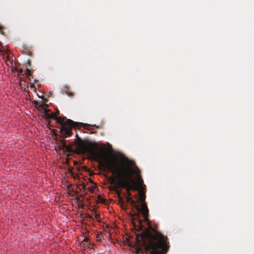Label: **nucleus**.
I'll return each mask as SVG.
<instances>
[{"instance_id":"1","label":"nucleus","mask_w":254,"mask_h":254,"mask_svg":"<svg viewBox=\"0 0 254 254\" xmlns=\"http://www.w3.org/2000/svg\"><path fill=\"white\" fill-rule=\"evenodd\" d=\"M149 210L145 202L132 218V228L138 233L136 240L142 242L144 252L147 254H166L170 246L166 236L153 228L148 217Z\"/></svg>"},{"instance_id":"2","label":"nucleus","mask_w":254,"mask_h":254,"mask_svg":"<svg viewBox=\"0 0 254 254\" xmlns=\"http://www.w3.org/2000/svg\"><path fill=\"white\" fill-rule=\"evenodd\" d=\"M105 169L112 172L113 175L108 178L109 183L115 184V187H122L127 191V200L132 201L130 190H138L144 185L140 175V170L134 163L127 158L119 160L116 156H112L105 163Z\"/></svg>"},{"instance_id":"3","label":"nucleus","mask_w":254,"mask_h":254,"mask_svg":"<svg viewBox=\"0 0 254 254\" xmlns=\"http://www.w3.org/2000/svg\"><path fill=\"white\" fill-rule=\"evenodd\" d=\"M77 137L75 139L76 147L74 150L70 146L66 145L65 151L70 153L75 152L78 154L87 155L89 159L98 161L100 165L105 168V163L110 159L107 158L106 154L103 151L96 152L95 150V146L92 143H86L76 134Z\"/></svg>"},{"instance_id":"4","label":"nucleus","mask_w":254,"mask_h":254,"mask_svg":"<svg viewBox=\"0 0 254 254\" xmlns=\"http://www.w3.org/2000/svg\"><path fill=\"white\" fill-rule=\"evenodd\" d=\"M56 121L61 125L60 133L62 134V137L64 138H67L71 136L72 129L73 127L78 128L83 127L86 129L89 130L91 129V126L89 125L74 122L70 119H67L66 118L58 117Z\"/></svg>"},{"instance_id":"5","label":"nucleus","mask_w":254,"mask_h":254,"mask_svg":"<svg viewBox=\"0 0 254 254\" xmlns=\"http://www.w3.org/2000/svg\"><path fill=\"white\" fill-rule=\"evenodd\" d=\"M144 187H145V185L144 184V185H142V187L141 188H139V189H138V190H136L139 191V200L140 201H141L142 203L144 202V201L145 199V193L144 192H143V191H142V190L144 188Z\"/></svg>"},{"instance_id":"6","label":"nucleus","mask_w":254,"mask_h":254,"mask_svg":"<svg viewBox=\"0 0 254 254\" xmlns=\"http://www.w3.org/2000/svg\"><path fill=\"white\" fill-rule=\"evenodd\" d=\"M35 104L36 106V108L41 110L42 113L47 110V107L48 106L46 104H39L37 102H36Z\"/></svg>"},{"instance_id":"7","label":"nucleus","mask_w":254,"mask_h":254,"mask_svg":"<svg viewBox=\"0 0 254 254\" xmlns=\"http://www.w3.org/2000/svg\"><path fill=\"white\" fill-rule=\"evenodd\" d=\"M59 147L60 149L64 150L66 147V144L65 140H61L59 143Z\"/></svg>"},{"instance_id":"8","label":"nucleus","mask_w":254,"mask_h":254,"mask_svg":"<svg viewBox=\"0 0 254 254\" xmlns=\"http://www.w3.org/2000/svg\"><path fill=\"white\" fill-rule=\"evenodd\" d=\"M50 111V110L47 109V110H46L45 111H44L43 112V113H44L43 117L46 120L50 119V114L49 113Z\"/></svg>"},{"instance_id":"9","label":"nucleus","mask_w":254,"mask_h":254,"mask_svg":"<svg viewBox=\"0 0 254 254\" xmlns=\"http://www.w3.org/2000/svg\"><path fill=\"white\" fill-rule=\"evenodd\" d=\"M131 206L136 209L137 211H138L140 209V207L137 204L136 202L133 200L131 201L130 202Z\"/></svg>"},{"instance_id":"10","label":"nucleus","mask_w":254,"mask_h":254,"mask_svg":"<svg viewBox=\"0 0 254 254\" xmlns=\"http://www.w3.org/2000/svg\"><path fill=\"white\" fill-rule=\"evenodd\" d=\"M93 214H94V217L95 219H96L98 222H100L101 219L100 218V215L99 214H98L96 212V210H94V211H93Z\"/></svg>"},{"instance_id":"11","label":"nucleus","mask_w":254,"mask_h":254,"mask_svg":"<svg viewBox=\"0 0 254 254\" xmlns=\"http://www.w3.org/2000/svg\"><path fill=\"white\" fill-rule=\"evenodd\" d=\"M23 53L28 56H31L32 54V52L28 49V48L24 47L23 48Z\"/></svg>"},{"instance_id":"12","label":"nucleus","mask_w":254,"mask_h":254,"mask_svg":"<svg viewBox=\"0 0 254 254\" xmlns=\"http://www.w3.org/2000/svg\"><path fill=\"white\" fill-rule=\"evenodd\" d=\"M96 238L98 241H101L102 239H104L103 233L102 232L98 233L97 235Z\"/></svg>"},{"instance_id":"13","label":"nucleus","mask_w":254,"mask_h":254,"mask_svg":"<svg viewBox=\"0 0 254 254\" xmlns=\"http://www.w3.org/2000/svg\"><path fill=\"white\" fill-rule=\"evenodd\" d=\"M0 52L1 53V54H5V53H7L8 52V51L7 50V49L5 47H1L0 49Z\"/></svg>"},{"instance_id":"14","label":"nucleus","mask_w":254,"mask_h":254,"mask_svg":"<svg viewBox=\"0 0 254 254\" xmlns=\"http://www.w3.org/2000/svg\"><path fill=\"white\" fill-rule=\"evenodd\" d=\"M58 117V115L55 113H53L50 114V119H54L56 120L57 118Z\"/></svg>"},{"instance_id":"15","label":"nucleus","mask_w":254,"mask_h":254,"mask_svg":"<svg viewBox=\"0 0 254 254\" xmlns=\"http://www.w3.org/2000/svg\"><path fill=\"white\" fill-rule=\"evenodd\" d=\"M88 238L87 237H84V239L82 240V243L83 244L85 245L86 243L88 241Z\"/></svg>"},{"instance_id":"16","label":"nucleus","mask_w":254,"mask_h":254,"mask_svg":"<svg viewBox=\"0 0 254 254\" xmlns=\"http://www.w3.org/2000/svg\"><path fill=\"white\" fill-rule=\"evenodd\" d=\"M31 70L30 69H26V72H25V74L27 75V76H30L31 75Z\"/></svg>"},{"instance_id":"17","label":"nucleus","mask_w":254,"mask_h":254,"mask_svg":"<svg viewBox=\"0 0 254 254\" xmlns=\"http://www.w3.org/2000/svg\"><path fill=\"white\" fill-rule=\"evenodd\" d=\"M66 93L68 95V96H71L72 95V93H71V92H68L67 91H66Z\"/></svg>"},{"instance_id":"18","label":"nucleus","mask_w":254,"mask_h":254,"mask_svg":"<svg viewBox=\"0 0 254 254\" xmlns=\"http://www.w3.org/2000/svg\"><path fill=\"white\" fill-rule=\"evenodd\" d=\"M89 218L90 219H92V220L93 219V217H92V216H89Z\"/></svg>"},{"instance_id":"19","label":"nucleus","mask_w":254,"mask_h":254,"mask_svg":"<svg viewBox=\"0 0 254 254\" xmlns=\"http://www.w3.org/2000/svg\"><path fill=\"white\" fill-rule=\"evenodd\" d=\"M59 113H59V111H58V112H56V114H57V115H59Z\"/></svg>"},{"instance_id":"20","label":"nucleus","mask_w":254,"mask_h":254,"mask_svg":"<svg viewBox=\"0 0 254 254\" xmlns=\"http://www.w3.org/2000/svg\"><path fill=\"white\" fill-rule=\"evenodd\" d=\"M95 132H96V131H94H94H92L91 132L92 133H95Z\"/></svg>"}]
</instances>
